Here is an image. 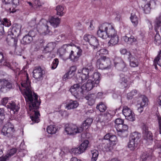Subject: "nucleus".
Segmentation results:
<instances>
[{
	"instance_id": "35",
	"label": "nucleus",
	"mask_w": 161,
	"mask_h": 161,
	"mask_svg": "<svg viewBox=\"0 0 161 161\" xmlns=\"http://www.w3.org/2000/svg\"><path fill=\"white\" fill-rule=\"evenodd\" d=\"M141 135L140 133L136 132H135L131 134L130 138L131 140L136 141V142H138V141L141 137Z\"/></svg>"
},
{
	"instance_id": "10",
	"label": "nucleus",
	"mask_w": 161,
	"mask_h": 161,
	"mask_svg": "<svg viewBox=\"0 0 161 161\" xmlns=\"http://www.w3.org/2000/svg\"><path fill=\"white\" fill-rule=\"evenodd\" d=\"M33 76L37 80L39 81L43 79V75L44 71L42 68L39 67H36L33 71Z\"/></svg>"
},
{
	"instance_id": "16",
	"label": "nucleus",
	"mask_w": 161,
	"mask_h": 161,
	"mask_svg": "<svg viewBox=\"0 0 161 161\" xmlns=\"http://www.w3.org/2000/svg\"><path fill=\"white\" fill-rule=\"evenodd\" d=\"M97 84H95L94 81L90 79L87 81L86 83L83 84L81 86V88L83 90L89 91L92 89L94 87L97 86Z\"/></svg>"
},
{
	"instance_id": "25",
	"label": "nucleus",
	"mask_w": 161,
	"mask_h": 161,
	"mask_svg": "<svg viewBox=\"0 0 161 161\" xmlns=\"http://www.w3.org/2000/svg\"><path fill=\"white\" fill-rule=\"evenodd\" d=\"M100 118L101 121L105 124L110 120L111 115L108 113H105L101 115Z\"/></svg>"
},
{
	"instance_id": "63",
	"label": "nucleus",
	"mask_w": 161,
	"mask_h": 161,
	"mask_svg": "<svg viewBox=\"0 0 161 161\" xmlns=\"http://www.w3.org/2000/svg\"><path fill=\"white\" fill-rule=\"evenodd\" d=\"M30 36L32 37V38L35 37L36 35V31H30L28 34Z\"/></svg>"
},
{
	"instance_id": "27",
	"label": "nucleus",
	"mask_w": 161,
	"mask_h": 161,
	"mask_svg": "<svg viewBox=\"0 0 161 161\" xmlns=\"http://www.w3.org/2000/svg\"><path fill=\"white\" fill-rule=\"evenodd\" d=\"M104 60L103 56L97 59V66L98 69H107L104 63Z\"/></svg>"
},
{
	"instance_id": "58",
	"label": "nucleus",
	"mask_w": 161,
	"mask_h": 161,
	"mask_svg": "<svg viewBox=\"0 0 161 161\" xmlns=\"http://www.w3.org/2000/svg\"><path fill=\"white\" fill-rule=\"evenodd\" d=\"M58 64V58H55L52 63V68L53 69H56Z\"/></svg>"
},
{
	"instance_id": "28",
	"label": "nucleus",
	"mask_w": 161,
	"mask_h": 161,
	"mask_svg": "<svg viewBox=\"0 0 161 161\" xmlns=\"http://www.w3.org/2000/svg\"><path fill=\"white\" fill-rule=\"evenodd\" d=\"M122 39L125 42L129 44H132L133 43L135 42L136 41V39L132 36H131L130 37L125 36L122 37Z\"/></svg>"
},
{
	"instance_id": "64",
	"label": "nucleus",
	"mask_w": 161,
	"mask_h": 161,
	"mask_svg": "<svg viewBox=\"0 0 161 161\" xmlns=\"http://www.w3.org/2000/svg\"><path fill=\"white\" fill-rule=\"evenodd\" d=\"M148 157V155L147 154V153L146 152L143 153L141 157V158L143 161H145L147 159Z\"/></svg>"
},
{
	"instance_id": "45",
	"label": "nucleus",
	"mask_w": 161,
	"mask_h": 161,
	"mask_svg": "<svg viewBox=\"0 0 161 161\" xmlns=\"http://www.w3.org/2000/svg\"><path fill=\"white\" fill-rule=\"evenodd\" d=\"M96 108L101 112H103L106 109L105 105L102 102L100 103L99 105H97Z\"/></svg>"
},
{
	"instance_id": "29",
	"label": "nucleus",
	"mask_w": 161,
	"mask_h": 161,
	"mask_svg": "<svg viewBox=\"0 0 161 161\" xmlns=\"http://www.w3.org/2000/svg\"><path fill=\"white\" fill-rule=\"evenodd\" d=\"M104 138L106 140H108L109 142L113 144V142H116L117 138L115 135H112L110 133L106 134L104 137Z\"/></svg>"
},
{
	"instance_id": "59",
	"label": "nucleus",
	"mask_w": 161,
	"mask_h": 161,
	"mask_svg": "<svg viewBox=\"0 0 161 161\" xmlns=\"http://www.w3.org/2000/svg\"><path fill=\"white\" fill-rule=\"evenodd\" d=\"M118 129L128 131V127L126 125L123 124Z\"/></svg>"
},
{
	"instance_id": "1",
	"label": "nucleus",
	"mask_w": 161,
	"mask_h": 161,
	"mask_svg": "<svg viewBox=\"0 0 161 161\" xmlns=\"http://www.w3.org/2000/svg\"><path fill=\"white\" fill-rule=\"evenodd\" d=\"M30 83L27 77L26 80L21 83L22 89L20 88L19 89L25 99L27 104L29 107V109L31 112L30 118L32 122L38 123L39 121L40 114L38 109L41 102L38 99V96L32 90Z\"/></svg>"
},
{
	"instance_id": "15",
	"label": "nucleus",
	"mask_w": 161,
	"mask_h": 161,
	"mask_svg": "<svg viewBox=\"0 0 161 161\" xmlns=\"http://www.w3.org/2000/svg\"><path fill=\"white\" fill-rule=\"evenodd\" d=\"M142 129L144 138L147 141L153 140V135L150 131L148 130V127L146 125H143Z\"/></svg>"
},
{
	"instance_id": "12",
	"label": "nucleus",
	"mask_w": 161,
	"mask_h": 161,
	"mask_svg": "<svg viewBox=\"0 0 161 161\" xmlns=\"http://www.w3.org/2000/svg\"><path fill=\"white\" fill-rule=\"evenodd\" d=\"M91 70L88 68H83L82 70V73L80 74L78 78V81L80 83H82L86 80L89 76V74Z\"/></svg>"
},
{
	"instance_id": "62",
	"label": "nucleus",
	"mask_w": 161,
	"mask_h": 161,
	"mask_svg": "<svg viewBox=\"0 0 161 161\" xmlns=\"http://www.w3.org/2000/svg\"><path fill=\"white\" fill-rule=\"evenodd\" d=\"M3 25L2 22H0V35H2L4 34Z\"/></svg>"
},
{
	"instance_id": "42",
	"label": "nucleus",
	"mask_w": 161,
	"mask_h": 161,
	"mask_svg": "<svg viewBox=\"0 0 161 161\" xmlns=\"http://www.w3.org/2000/svg\"><path fill=\"white\" fill-rule=\"evenodd\" d=\"M47 131L48 133L53 134H55L57 131L56 128L53 125H50L47 128Z\"/></svg>"
},
{
	"instance_id": "20",
	"label": "nucleus",
	"mask_w": 161,
	"mask_h": 161,
	"mask_svg": "<svg viewBox=\"0 0 161 161\" xmlns=\"http://www.w3.org/2000/svg\"><path fill=\"white\" fill-rule=\"evenodd\" d=\"M60 21L61 19L58 17H52L49 20L50 23L54 28H56L58 26Z\"/></svg>"
},
{
	"instance_id": "8",
	"label": "nucleus",
	"mask_w": 161,
	"mask_h": 161,
	"mask_svg": "<svg viewBox=\"0 0 161 161\" xmlns=\"http://www.w3.org/2000/svg\"><path fill=\"white\" fill-rule=\"evenodd\" d=\"M82 50L77 47L74 51H71L69 56V58L73 62L77 61L81 55Z\"/></svg>"
},
{
	"instance_id": "30",
	"label": "nucleus",
	"mask_w": 161,
	"mask_h": 161,
	"mask_svg": "<svg viewBox=\"0 0 161 161\" xmlns=\"http://www.w3.org/2000/svg\"><path fill=\"white\" fill-rule=\"evenodd\" d=\"M55 43L53 42L48 43L44 48V51L46 53L51 52L54 48Z\"/></svg>"
},
{
	"instance_id": "22",
	"label": "nucleus",
	"mask_w": 161,
	"mask_h": 161,
	"mask_svg": "<svg viewBox=\"0 0 161 161\" xmlns=\"http://www.w3.org/2000/svg\"><path fill=\"white\" fill-rule=\"evenodd\" d=\"M144 12L146 14H148L150 13L151 8L154 7L152 6V3L149 2L144 1V6H142Z\"/></svg>"
},
{
	"instance_id": "54",
	"label": "nucleus",
	"mask_w": 161,
	"mask_h": 161,
	"mask_svg": "<svg viewBox=\"0 0 161 161\" xmlns=\"http://www.w3.org/2000/svg\"><path fill=\"white\" fill-rule=\"evenodd\" d=\"M148 100L147 97L143 96L142 98V102L141 103V106L145 107L148 104Z\"/></svg>"
},
{
	"instance_id": "31",
	"label": "nucleus",
	"mask_w": 161,
	"mask_h": 161,
	"mask_svg": "<svg viewBox=\"0 0 161 161\" xmlns=\"http://www.w3.org/2000/svg\"><path fill=\"white\" fill-rule=\"evenodd\" d=\"M33 40V38L27 34L23 37L21 41V42L23 44L26 45L29 44Z\"/></svg>"
},
{
	"instance_id": "24",
	"label": "nucleus",
	"mask_w": 161,
	"mask_h": 161,
	"mask_svg": "<svg viewBox=\"0 0 161 161\" xmlns=\"http://www.w3.org/2000/svg\"><path fill=\"white\" fill-rule=\"evenodd\" d=\"M85 98L88 101V105L92 106L95 103L96 95L94 94H88L86 96Z\"/></svg>"
},
{
	"instance_id": "47",
	"label": "nucleus",
	"mask_w": 161,
	"mask_h": 161,
	"mask_svg": "<svg viewBox=\"0 0 161 161\" xmlns=\"http://www.w3.org/2000/svg\"><path fill=\"white\" fill-rule=\"evenodd\" d=\"M108 51L106 49H100L99 51H98L96 54V56L98 57L99 56H101L103 54H108Z\"/></svg>"
},
{
	"instance_id": "4",
	"label": "nucleus",
	"mask_w": 161,
	"mask_h": 161,
	"mask_svg": "<svg viewBox=\"0 0 161 161\" xmlns=\"http://www.w3.org/2000/svg\"><path fill=\"white\" fill-rule=\"evenodd\" d=\"M8 98H4L2 100V103L3 105H5L7 104V106L8 107L11 109L13 114H15L17 113L19 109V107L18 105H16L15 103L12 101L11 102H9L8 103ZM11 113L12 112H11Z\"/></svg>"
},
{
	"instance_id": "55",
	"label": "nucleus",
	"mask_w": 161,
	"mask_h": 161,
	"mask_svg": "<svg viewBox=\"0 0 161 161\" xmlns=\"http://www.w3.org/2000/svg\"><path fill=\"white\" fill-rule=\"evenodd\" d=\"M114 122L117 126L121 125L124 123V120L120 118H117L114 120Z\"/></svg>"
},
{
	"instance_id": "14",
	"label": "nucleus",
	"mask_w": 161,
	"mask_h": 161,
	"mask_svg": "<svg viewBox=\"0 0 161 161\" xmlns=\"http://www.w3.org/2000/svg\"><path fill=\"white\" fill-rule=\"evenodd\" d=\"M115 144V143H113V145L109 142L108 140H106L104 138L102 140L101 146L102 149L104 151H110L113 148V146Z\"/></svg>"
},
{
	"instance_id": "9",
	"label": "nucleus",
	"mask_w": 161,
	"mask_h": 161,
	"mask_svg": "<svg viewBox=\"0 0 161 161\" xmlns=\"http://www.w3.org/2000/svg\"><path fill=\"white\" fill-rule=\"evenodd\" d=\"M106 27V32L107 37L109 38L117 35V33L114 29L113 25L111 24L107 23H105Z\"/></svg>"
},
{
	"instance_id": "34",
	"label": "nucleus",
	"mask_w": 161,
	"mask_h": 161,
	"mask_svg": "<svg viewBox=\"0 0 161 161\" xmlns=\"http://www.w3.org/2000/svg\"><path fill=\"white\" fill-rule=\"evenodd\" d=\"M137 143L138 142H136V141L131 140L130 138L128 144V146L130 150H133L136 148Z\"/></svg>"
},
{
	"instance_id": "6",
	"label": "nucleus",
	"mask_w": 161,
	"mask_h": 161,
	"mask_svg": "<svg viewBox=\"0 0 161 161\" xmlns=\"http://www.w3.org/2000/svg\"><path fill=\"white\" fill-rule=\"evenodd\" d=\"M85 41L88 42L89 44L94 47V48H97L99 46L98 40L96 38L90 34H86L84 36Z\"/></svg>"
},
{
	"instance_id": "43",
	"label": "nucleus",
	"mask_w": 161,
	"mask_h": 161,
	"mask_svg": "<svg viewBox=\"0 0 161 161\" xmlns=\"http://www.w3.org/2000/svg\"><path fill=\"white\" fill-rule=\"evenodd\" d=\"M132 112L131 109L127 106L124 107L122 110V113L125 117L130 115Z\"/></svg>"
},
{
	"instance_id": "49",
	"label": "nucleus",
	"mask_w": 161,
	"mask_h": 161,
	"mask_svg": "<svg viewBox=\"0 0 161 161\" xmlns=\"http://www.w3.org/2000/svg\"><path fill=\"white\" fill-rule=\"evenodd\" d=\"M137 91L136 90H134L128 93L127 95V98L128 99H131L133 96L137 95Z\"/></svg>"
},
{
	"instance_id": "51",
	"label": "nucleus",
	"mask_w": 161,
	"mask_h": 161,
	"mask_svg": "<svg viewBox=\"0 0 161 161\" xmlns=\"http://www.w3.org/2000/svg\"><path fill=\"white\" fill-rule=\"evenodd\" d=\"M125 118L127 120L130 121H134L135 120V114L133 112H132L130 115L127 116L125 117Z\"/></svg>"
},
{
	"instance_id": "52",
	"label": "nucleus",
	"mask_w": 161,
	"mask_h": 161,
	"mask_svg": "<svg viewBox=\"0 0 161 161\" xmlns=\"http://www.w3.org/2000/svg\"><path fill=\"white\" fill-rule=\"evenodd\" d=\"M128 80L124 77H122L120 79V82L122 87H126L128 86L127 82Z\"/></svg>"
},
{
	"instance_id": "46",
	"label": "nucleus",
	"mask_w": 161,
	"mask_h": 161,
	"mask_svg": "<svg viewBox=\"0 0 161 161\" xmlns=\"http://www.w3.org/2000/svg\"><path fill=\"white\" fill-rule=\"evenodd\" d=\"M118 135L121 137H125L128 135L127 131L125 130L117 129Z\"/></svg>"
},
{
	"instance_id": "3",
	"label": "nucleus",
	"mask_w": 161,
	"mask_h": 161,
	"mask_svg": "<svg viewBox=\"0 0 161 161\" xmlns=\"http://www.w3.org/2000/svg\"><path fill=\"white\" fill-rule=\"evenodd\" d=\"M14 131V126L10 122H9L3 127L1 133L4 136L10 138L12 136Z\"/></svg>"
},
{
	"instance_id": "13",
	"label": "nucleus",
	"mask_w": 161,
	"mask_h": 161,
	"mask_svg": "<svg viewBox=\"0 0 161 161\" xmlns=\"http://www.w3.org/2000/svg\"><path fill=\"white\" fill-rule=\"evenodd\" d=\"M115 66L118 69H123L126 66V64L121 58L115 57L114 60Z\"/></svg>"
},
{
	"instance_id": "41",
	"label": "nucleus",
	"mask_w": 161,
	"mask_h": 161,
	"mask_svg": "<svg viewBox=\"0 0 161 161\" xmlns=\"http://www.w3.org/2000/svg\"><path fill=\"white\" fill-rule=\"evenodd\" d=\"M91 153L92 155V160L96 161L99 155L98 152L96 150H94L91 151Z\"/></svg>"
},
{
	"instance_id": "40",
	"label": "nucleus",
	"mask_w": 161,
	"mask_h": 161,
	"mask_svg": "<svg viewBox=\"0 0 161 161\" xmlns=\"http://www.w3.org/2000/svg\"><path fill=\"white\" fill-rule=\"evenodd\" d=\"M5 60V61L4 62L3 65L4 66H6L9 67H10V65L9 62L6 61V59H5L3 53L0 52V64L2 63L3 61Z\"/></svg>"
},
{
	"instance_id": "33",
	"label": "nucleus",
	"mask_w": 161,
	"mask_h": 161,
	"mask_svg": "<svg viewBox=\"0 0 161 161\" xmlns=\"http://www.w3.org/2000/svg\"><path fill=\"white\" fill-rule=\"evenodd\" d=\"M56 10L57 11L56 14L58 15L59 16H62L64 15L65 13L64 11V6L58 5L56 7Z\"/></svg>"
},
{
	"instance_id": "2",
	"label": "nucleus",
	"mask_w": 161,
	"mask_h": 161,
	"mask_svg": "<svg viewBox=\"0 0 161 161\" xmlns=\"http://www.w3.org/2000/svg\"><path fill=\"white\" fill-rule=\"evenodd\" d=\"M84 128L81 127H78L74 124H66L65 125V131L67 134L74 135L77 133L81 132Z\"/></svg>"
},
{
	"instance_id": "61",
	"label": "nucleus",
	"mask_w": 161,
	"mask_h": 161,
	"mask_svg": "<svg viewBox=\"0 0 161 161\" xmlns=\"http://www.w3.org/2000/svg\"><path fill=\"white\" fill-rule=\"evenodd\" d=\"M5 118L3 110L0 108V124L1 123Z\"/></svg>"
},
{
	"instance_id": "5",
	"label": "nucleus",
	"mask_w": 161,
	"mask_h": 161,
	"mask_svg": "<svg viewBox=\"0 0 161 161\" xmlns=\"http://www.w3.org/2000/svg\"><path fill=\"white\" fill-rule=\"evenodd\" d=\"M47 23L46 21H41L37 25L38 31L44 35L48 34L49 32V30Z\"/></svg>"
},
{
	"instance_id": "39",
	"label": "nucleus",
	"mask_w": 161,
	"mask_h": 161,
	"mask_svg": "<svg viewBox=\"0 0 161 161\" xmlns=\"http://www.w3.org/2000/svg\"><path fill=\"white\" fill-rule=\"evenodd\" d=\"M161 52V51L159 52L158 56L154 60L153 64L156 69H157V64L161 67V56H160V58L159 57V55H160Z\"/></svg>"
},
{
	"instance_id": "44",
	"label": "nucleus",
	"mask_w": 161,
	"mask_h": 161,
	"mask_svg": "<svg viewBox=\"0 0 161 161\" xmlns=\"http://www.w3.org/2000/svg\"><path fill=\"white\" fill-rule=\"evenodd\" d=\"M93 121V119L92 118H88L85 120L82 123V127H89L90 126Z\"/></svg>"
},
{
	"instance_id": "57",
	"label": "nucleus",
	"mask_w": 161,
	"mask_h": 161,
	"mask_svg": "<svg viewBox=\"0 0 161 161\" xmlns=\"http://www.w3.org/2000/svg\"><path fill=\"white\" fill-rule=\"evenodd\" d=\"M157 117L159 126V129L158 130V131L159 132L160 134H161V117L158 114H157Z\"/></svg>"
},
{
	"instance_id": "48",
	"label": "nucleus",
	"mask_w": 161,
	"mask_h": 161,
	"mask_svg": "<svg viewBox=\"0 0 161 161\" xmlns=\"http://www.w3.org/2000/svg\"><path fill=\"white\" fill-rule=\"evenodd\" d=\"M71 151L72 153L75 155L83 153L79 146L78 147H75L71 149Z\"/></svg>"
},
{
	"instance_id": "60",
	"label": "nucleus",
	"mask_w": 161,
	"mask_h": 161,
	"mask_svg": "<svg viewBox=\"0 0 161 161\" xmlns=\"http://www.w3.org/2000/svg\"><path fill=\"white\" fill-rule=\"evenodd\" d=\"M20 31L19 29H17L16 30L15 28H13L11 31L13 35H14L15 36H16L18 35L19 33V32Z\"/></svg>"
},
{
	"instance_id": "38",
	"label": "nucleus",
	"mask_w": 161,
	"mask_h": 161,
	"mask_svg": "<svg viewBox=\"0 0 161 161\" xmlns=\"http://www.w3.org/2000/svg\"><path fill=\"white\" fill-rule=\"evenodd\" d=\"M89 142L87 140H85L82 142L79 147L82 153L84 152L89 147Z\"/></svg>"
},
{
	"instance_id": "18",
	"label": "nucleus",
	"mask_w": 161,
	"mask_h": 161,
	"mask_svg": "<svg viewBox=\"0 0 161 161\" xmlns=\"http://www.w3.org/2000/svg\"><path fill=\"white\" fill-rule=\"evenodd\" d=\"M76 71L75 68L73 66L70 68L69 71L65 74L63 77V80H66L68 79H70L74 76Z\"/></svg>"
},
{
	"instance_id": "56",
	"label": "nucleus",
	"mask_w": 161,
	"mask_h": 161,
	"mask_svg": "<svg viewBox=\"0 0 161 161\" xmlns=\"http://www.w3.org/2000/svg\"><path fill=\"white\" fill-rule=\"evenodd\" d=\"M120 52L121 54L123 55H126L127 58L130 56L129 55V54H131L129 51H128L126 49L124 48L120 49Z\"/></svg>"
},
{
	"instance_id": "19",
	"label": "nucleus",
	"mask_w": 161,
	"mask_h": 161,
	"mask_svg": "<svg viewBox=\"0 0 161 161\" xmlns=\"http://www.w3.org/2000/svg\"><path fill=\"white\" fill-rule=\"evenodd\" d=\"M16 151L17 149L15 148L9 149L7 152L6 155L1 158V161H6L16 153Z\"/></svg>"
},
{
	"instance_id": "11",
	"label": "nucleus",
	"mask_w": 161,
	"mask_h": 161,
	"mask_svg": "<svg viewBox=\"0 0 161 161\" xmlns=\"http://www.w3.org/2000/svg\"><path fill=\"white\" fill-rule=\"evenodd\" d=\"M0 89L2 91L10 90L13 88V84L8 80L5 79L0 80Z\"/></svg>"
},
{
	"instance_id": "23",
	"label": "nucleus",
	"mask_w": 161,
	"mask_h": 161,
	"mask_svg": "<svg viewBox=\"0 0 161 161\" xmlns=\"http://www.w3.org/2000/svg\"><path fill=\"white\" fill-rule=\"evenodd\" d=\"M79 105V103L76 101L71 100L68 102L66 105V108L68 109L76 108Z\"/></svg>"
},
{
	"instance_id": "50",
	"label": "nucleus",
	"mask_w": 161,
	"mask_h": 161,
	"mask_svg": "<svg viewBox=\"0 0 161 161\" xmlns=\"http://www.w3.org/2000/svg\"><path fill=\"white\" fill-rule=\"evenodd\" d=\"M33 7L37 9H40L42 6V4L40 2V0H35L33 3Z\"/></svg>"
},
{
	"instance_id": "53",
	"label": "nucleus",
	"mask_w": 161,
	"mask_h": 161,
	"mask_svg": "<svg viewBox=\"0 0 161 161\" xmlns=\"http://www.w3.org/2000/svg\"><path fill=\"white\" fill-rule=\"evenodd\" d=\"M155 41L157 45H159L161 42V38L159 34L158 33H156L155 36Z\"/></svg>"
},
{
	"instance_id": "32",
	"label": "nucleus",
	"mask_w": 161,
	"mask_h": 161,
	"mask_svg": "<svg viewBox=\"0 0 161 161\" xmlns=\"http://www.w3.org/2000/svg\"><path fill=\"white\" fill-rule=\"evenodd\" d=\"M100 74L99 72H95L93 74L91 77H90L89 78L91 79L92 78L93 80L95 82L96 84L97 85L99 84L100 80Z\"/></svg>"
},
{
	"instance_id": "17",
	"label": "nucleus",
	"mask_w": 161,
	"mask_h": 161,
	"mask_svg": "<svg viewBox=\"0 0 161 161\" xmlns=\"http://www.w3.org/2000/svg\"><path fill=\"white\" fill-rule=\"evenodd\" d=\"M106 27L105 23H103L99 26V30L97 31V35L98 36L103 39H106L107 38Z\"/></svg>"
},
{
	"instance_id": "26",
	"label": "nucleus",
	"mask_w": 161,
	"mask_h": 161,
	"mask_svg": "<svg viewBox=\"0 0 161 161\" xmlns=\"http://www.w3.org/2000/svg\"><path fill=\"white\" fill-rule=\"evenodd\" d=\"M108 43L109 46H112L117 44L119 42V37L118 35L111 37Z\"/></svg>"
},
{
	"instance_id": "36",
	"label": "nucleus",
	"mask_w": 161,
	"mask_h": 161,
	"mask_svg": "<svg viewBox=\"0 0 161 161\" xmlns=\"http://www.w3.org/2000/svg\"><path fill=\"white\" fill-rule=\"evenodd\" d=\"M103 57L104 60V64H105L106 69H111L112 67V64L110 58L105 56H103Z\"/></svg>"
},
{
	"instance_id": "21",
	"label": "nucleus",
	"mask_w": 161,
	"mask_h": 161,
	"mask_svg": "<svg viewBox=\"0 0 161 161\" xmlns=\"http://www.w3.org/2000/svg\"><path fill=\"white\" fill-rule=\"evenodd\" d=\"M130 56L128 57L130 62V65L132 67L138 66L139 65V62L138 59L134 57L131 54H129Z\"/></svg>"
},
{
	"instance_id": "37",
	"label": "nucleus",
	"mask_w": 161,
	"mask_h": 161,
	"mask_svg": "<svg viewBox=\"0 0 161 161\" xmlns=\"http://www.w3.org/2000/svg\"><path fill=\"white\" fill-rule=\"evenodd\" d=\"M130 19L133 25L135 27L136 26L138 23L139 19L136 13H131Z\"/></svg>"
},
{
	"instance_id": "7",
	"label": "nucleus",
	"mask_w": 161,
	"mask_h": 161,
	"mask_svg": "<svg viewBox=\"0 0 161 161\" xmlns=\"http://www.w3.org/2000/svg\"><path fill=\"white\" fill-rule=\"evenodd\" d=\"M80 86V83L74 84L69 89L71 94L76 98L79 97L80 94H81L82 91H83Z\"/></svg>"
}]
</instances>
